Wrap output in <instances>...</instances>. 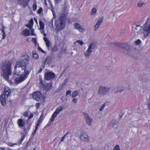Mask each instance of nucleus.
Returning a JSON list of instances; mask_svg holds the SVG:
<instances>
[{
    "mask_svg": "<svg viewBox=\"0 0 150 150\" xmlns=\"http://www.w3.org/2000/svg\"><path fill=\"white\" fill-rule=\"evenodd\" d=\"M76 42L79 43L81 45H82L84 44L83 42L82 41H80V40H77Z\"/></svg>",
    "mask_w": 150,
    "mask_h": 150,
    "instance_id": "79ce46f5",
    "label": "nucleus"
},
{
    "mask_svg": "<svg viewBox=\"0 0 150 150\" xmlns=\"http://www.w3.org/2000/svg\"><path fill=\"white\" fill-rule=\"evenodd\" d=\"M30 145V142L29 140L27 142L26 145V147H28Z\"/></svg>",
    "mask_w": 150,
    "mask_h": 150,
    "instance_id": "864d4df0",
    "label": "nucleus"
},
{
    "mask_svg": "<svg viewBox=\"0 0 150 150\" xmlns=\"http://www.w3.org/2000/svg\"><path fill=\"white\" fill-rule=\"evenodd\" d=\"M23 115L24 117H28V111L25 112L23 113Z\"/></svg>",
    "mask_w": 150,
    "mask_h": 150,
    "instance_id": "a18cd8bd",
    "label": "nucleus"
},
{
    "mask_svg": "<svg viewBox=\"0 0 150 150\" xmlns=\"http://www.w3.org/2000/svg\"><path fill=\"white\" fill-rule=\"evenodd\" d=\"M71 93V91L70 90H69L66 93V95L67 96L68 95H69Z\"/></svg>",
    "mask_w": 150,
    "mask_h": 150,
    "instance_id": "5fc2aeb1",
    "label": "nucleus"
},
{
    "mask_svg": "<svg viewBox=\"0 0 150 150\" xmlns=\"http://www.w3.org/2000/svg\"><path fill=\"white\" fill-rule=\"evenodd\" d=\"M30 0H18V4L23 6L25 8L26 6H28V3Z\"/></svg>",
    "mask_w": 150,
    "mask_h": 150,
    "instance_id": "2eb2a0df",
    "label": "nucleus"
},
{
    "mask_svg": "<svg viewBox=\"0 0 150 150\" xmlns=\"http://www.w3.org/2000/svg\"><path fill=\"white\" fill-rule=\"evenodd\" d=\"M2 93H4L7 97H8L10 96L11 93V90L9 87H6L4 88V91Z\"/></svg>",
    "mask_w": 150,
    "mask_h": 150,
    "instance_id": "a211bd4d",
    "label": "nucleus"
},
{
    "mask_svg": "<svg viewBox=\"0 0 150 150\" xmlns=\"http://www.w3.org/2000/svg\"><path fill=\"white\" fill-rule=\"evenodd\" d=\"M43 39L45 42L47 47H49L50 46V42L49 40L46 37H45L43 38Z\"/></svg>",
    "mask_w": 150,
    "mask_h": 150,
    "instance_id": "393cba45",
    "label": "nucleus"
},
{
    "mask_svg": "<svg viewBox=\"0 0 150 150\" xmlns=\"http://www.w3.org/2000/svg\"><path fill=\"white\" fill-rule=\"evenodd\" d=\"M72 101L74 103H76L77 102V100L76 98H74L73 99Z\"/></svg>",
    "mask_w": 150,
    "mask_h": 150,
    "instance_id": "bf43d9fd",
    "label": "nucleus"
},
{
    "mask_svg": "<svg viewBox=\"0 0 150 150\" xmlns=\"http://www.w3.org/2000/svg\"><path fill=\"white\" fill-rule=\"evenodd\" d=\"M33 114L32 113L29 116V117H28V120H29L30 119L32 118L33 117Z\"/></svg>",
    "mask_w": 150,
    "mask_h": 150,
    "instance_id": "6e6d98bb",
    "label": "nucleus"
},
{
    "mask_svg": "<svg viewBox=\"0 0 150 150\" xmlns=\"http://www.w3.org/2000/svg\"><path fill=\"white\" fill-rule=\"evenodd\" d=\"M108 103L106 102L104 104H103L101 107L100 108V111H102L103 109L104 108L105 106L106 105H108Z\"/></svg>",
    "mask_w": 150,
    "mask_h": 150,
    "instance_id": "2f4dec72",
    "label": "nucleus"
},
{
    "mask_svg": "<svg viewBox=\"0 0 150 150\" xmlns=\"http://www.w3.org/2000/svg\"><path fill=\"white\" fill-rule=\"evenodd\" d=\"M103 19V18L102 17L100 18L97 22L96 23L94 26V30L95 31H96L98 30V28L102 23Z\"/></svg>",
    "mask_w": 150,
    "mask_h": 150,
    "instance_id": "dca6fc26",
    "label": "nucleus"
},
{
    "mask_svg": "<svg viewBox=\"0 0 150 150\" xmlns=\"http://www.w3.org/2000/svg\"><path fill=\"white\" fill-rule=\"evenodd\" d=\"M62 0H54L55 2L56 3L58 4L59 2L61 1Z\"/></svg>",
    "mask_w": 150,
    "mask_h": 150,
    "instance_id": "680f3d73",
    "label": "nucleus"
},
{
    "mask_svg": "<svg viewBox=\"0 0 150 150\" xmlns=\"http://www.w3.org/2000/svg\"><path fill=\"white\" fill-rule=\"evenodd\" d=\"M29 21L30 22V24H31V25H33V19H32Z\"/></svg>",
    "mask_w": 150,
    "mask_h": 150,
    "instance_id": "e2e57ef3",
    "label": "nucleus"
},
{
    "mask_svg": "<svg viewBox=\"0 0 150 150\" xmlns=\"http://www.w3.org/2000/svg\"><path fill=\"white\" fill-rule=\"evenodd\" d=\"M66 23L65 17L62 16L59 17L55 23L57 31H58L63 29L65 27Z\"/></svg>",
    "mask_w": 150,
    "mask_h": 150,
    "instance_id": "20e7f679",
    "label": "nucleus"
},
{
    "mask_svg": "<svg viewBox=\"0 0 150 150\" xmlns=\"http://www.w3.org/2000/svg\"><path fill=\"white\" fill-rule=\"evenodd\" d=\"M0 150H5V149L4 147H0Z\"/></svg>",
    "mask_w": 150,
    "mask_h": 150,
    "instance_id": "774afa93",
    "label": "nucleus"
},
{
    "mask_svg": "<svg viewBox=\"0 0 150 150\" xmlns=\"http://www.w3.org/2000/svg\"><path fill=\"white\" fill-rule=\"evenodd\" d=\"M51 50L52 52H55L57 50V47L55 46L52 48Z\"/></svg>",
    "mask_w": 150,
    "mask_h": 150,
    "instance_id": "4c0bfd02",
    "label": "nucleus"
},
{
    "mask_svg": "<svg viewBox=\"0 0 150 150\" xmlns=\"http://www.w3.org/2000/svg\"><path fill=\"white\" fill-rule=\"evenodd\" d=\"M42 8L40 7V8L38 10V14H40L42 12Z\"/></svg>",
    "mask_w": 150,
    "mask_h": 150,
    "instance_id": "c03bdc74",
    "label": "nucleus"
},
{
    "mask_svg": "<svg viewBox=\"0 0 150 150\" xmlns=\"http://www.w3.org/2000/svg\"><path fill=\"white\" fill-rule=\"evenodd\" d=\"M42 68H40L39 71L38 72V73H40L42 71Z\"/></svg>",
    "mask_w": 150,
    "mask_h": 150,
    "instance_id": "0e129e2a",
    "label": "nucleus"
},
{
    "mask_svg": "<svg viewBox=\"0 0 150 150\" xmlns=\"http://www.w3.org/2000/svg\"><path fill=\"white\" fill-rule=\"evenodd\" d=\"M5 36H6L5 33H3V34L2 35V39H4L5 38Z\"/></svg>",
    "mask_w": 150,
    "mask_h": 150,
    "instance_id": "052dcab7",
    "label": "nucleus"
},
{
    "mask_svg": "<svg viewBox=\"0 0 150 150\" xmlns=\"http://www.w3.org/2000/svg\"><path fill=\"white\" fill-rule=\"evenodd\" d=\"M124 91V90L123 89H122L121 90H120L119 91H115V93H118V92H121L122 91Z\"/></svg>",
    "mask_w": 150,
    "mask_h": 150,
    "instance_id": "13d9d810",
    "label": "nucleus"
},
{
    "mask_svg": "<svg viewBox=\"0 0 150 150\" xmlns=\"http://www.w3.org/2000/svg\"><path fill=\"white\" fill-rule=\"evenodd\" d=\"M37 7V5H36V1H35L33 3V11H35Z\"/></svg>",
    "mask_w": 150,
    "mask_h": 150,
    "instance_id": "f704fd0d",
    "label": "nucleus"
},
{
    "mask_svg": "<svg viewBox=\"0 0 150 150\" xmlns=\"http://www.w3.org/2000/svg\"><path fill=\"white\" fill-rule=\"evenodd\" d=\"M11 63L10 61L6 60L0 64V69L2 72V75L6 80H9V76L11 75Z\"/></svg>",
    "mask_w": 150,
    "mask_h": 150,
    "instance_id": "f257e3e1",
    "label": "nucleus"
},
{
    "mask_svg": "<svg viewBox=\"0 0 150 150\" xmlns=\"http://www.w3.org/2000/svg\"><path fill=\"white\" fill-rule=\"evenodd\" d=\"M148 102L149 103L147 105V106L148 107V109L150 110V100H148Z\"/></svg>",
    "mask_w": 150,
    "mask_h": 150,
    "instance_id": "09e8293b",
    "label": "nucleus"
},
{
    "mask_svg": "<svg viewBox=\"0 0 150 150\" xmlns=\"http://www.w3.org/2000/svg\"><path fill=\"white\" fill-rule=\"evenodd\" d=\"M144 5V3L142 1H140L137 4V6L139 7H141Z\"/></svg>",
    "mask_w": 150,
    "mask_h": 150,
    "instance_id": "e433bc0d",
    "label": "nucleus"
},
{
    "mask_svg": "<svg viewBox=\"0 0 150 150\" xmlns=\"http://www.w3.org/2000/svg\"><path fill=\"white\" fill-rule=\"evenodd\" d=\"M74 27L75 29L78 30L80 32H81L83 30L80 25L78 23H76L74 24Z\"/></svg>",
    "mask_w": 150,
    "mask_h": 150,
    "instance_id": "412c9836",
    "label": "nucleus"
},
{
    "mask_svg": "<svg viewBox=\"0 0 150 150\" xmlns=\"http://www.w3.org/2000/svg\"><path fill=\"white\" fill-rule=\"evenodd\" d=\"M26 26H27V27L29 28L30 29H32V25L31 24L26 25Z\"/></svg>",
    "mask_w": 150,
    "mask_h": 150,
    "instance_id": "3c124183",
    "label": "nucleus"
},
{
    "mask_svg": "<svg viewBox=\"0 0 150 150\" xmlns=\"http://www.w3.org/2000/svg\"><path fill=\"white\" fill-rule=\"evenodd\" d=\"M80 138L82 141L86 142L89 141V138L87 134L83 133L81 134L80 137Z\"/></svg>",
    "mask_w": 150,
    "mask_h": 150,
    "instance_id": "6ab92c4d",
    "label": "nucleus"
},
{
    "mask_svg": "<svg viewBox=\"0 0 150 150\" xmlns=\"http://www.w3.org/2000/svg\"><path fill=\"white\" fill-rule=\"evenodd\" d=\"M111 123L112 124V127L115 128H116L117 127V123H116V121L115 120H112L111 122Z\"/></svg>",
    "mask_w": 150,
    "mask_h": 150,
    "instance_id": "c756f323",
    "label": "nucleus"
},
{
    "mask_svg": "<svg viewBox=\"0 0 150 150\" xmlns=\"http://www.w3.org/2000/svg\"><path fill=\"white\" fill-rule=\"evenodd\" d=\"M120 149L119 146L117 145H116L114 147L113 150H120Z\"/></svg>",
    "mask_w": 150,
    "mask_h": 150,
    "instance_id": "ea45409f",
    "label": "nucleus"
},
{
    "mask_svg": "<svg viewBox=\"0 0 150 150\" xmlns=\"http://www.w3.org/2000/svg\"><path fill=\"white\" fill-rule=\"evenodd\" d=\"M69 133V132H67L64 135V136L62 138V139H61V140L60 141L61 142H63L64 141V140L65 139V137H66V136H67V135Z\"/></svg>",
    "mask_w": 150,
    "mask_h": 150,
    "instance_id": "a19ab883",
    "label": "nucleus"
},
{
    "mask_svg": "<svg viewBox=\"0 0 150 150\" xmlns=\"http://www.w3.org/2000/svg\"><path fill=\"white\" fill-rule=\"evenodd\" d=\"M51 11H52V12L54 17V16L55 15V11H54V10L53 8H52Z\"/></svg>",
    "mask_w": 150,
    "mask_h": 150,
    "instance_id": "4d7b16f0",
    "label": "nucleus"
},
{
    "mask_svg": "<svg viewBox=\"0 0 150 150\" xmlns=\"http://www.w3.org/2000/svg\"><path fill=\"white\" fill-rule=\"evenodd\" d=\"M41 33L42 34H43L44 33H45V30H44V29H41Z\"/></svg>",
    "mask_w": 150,
    "mask_h": 150,
    "instance_id": "338daca9",
    "label": "nucleus"
},
{
    "mask_svg": "<svg viewBox=\"0 0 150 150\" xmlns=\"http://www.w3.org/2000/svg\"><path fill=\"white\" fill-rule=\"evenodd\" d=\"M97 11L96 9L95 8H93L92 9V11L91 13V15H95Z\"/></svg>",
    "mask_w": 150,
    "mask_h": 150,
    "instance_id": "473e14b6",
    "label": "nucleus"
},
{
    "mask_svg": "<svg viewBox=\"0 0 150 150\" xmlns=\"http://www.w3.org/2000/svg\"><path fill=\"white\" fill-rule=\"evenodd\" d=\"M23 130H24V131L25 132L24 133L22 132L21 133V135H22L21 138L19 140V141H18V143L19 144H21V143L22 141L23 140L24 138L25 137L26 135L28 133V132H27V131H26V128H24Z\"/></svg>",
    "mask_w": 150,
    "mask_h": 150,
    "instance_id": "aec40b11",
    "label": "nucleus"
},
{
    "mask_svg": "<svg viewBox=\"0 0 150 150\" xmlns=\"http://www.w3.org/2000/svg\"><path fill=\"white\" fill-rule=\"evenodd\" d=\"M119 47L121 49H124L126 50H128L130 48V47L127 43H122L119 44Z\"/></svg>",
    "mask_w": 150,
    "mask_h": 150,
    "instance_id": "f3484780",
    "label": "nucleus"
},
{
    "mask_svg": "<svg viewBox=\"0 0 150 150\" xmlns=\"http://www.w3.org/2000/svg\"><path fill=\"white\" fill-rule=\"evenodd\" d=\"M31 34L32 35L35 36L36 34L34 33V30L33 29H32L31 31Z\"/></svg>",
    "mask_w": 150,
    "mask_h": 150,
    "instance_id": "603ef678",
    "label": "nucleus"
},
{
    "mask_svg": "<svg viewBox=\"0 0 150 150\" xmlns=\"http://www.w3.org/2000/svg\"><path fill=\"white\" fill-rule=\"evenodd\" d=\"M39 83H40V84L42 86H43L44 84H45L46 83L45 82L44 83L42 78L40 77L39 78Z\"/></svg>",
    "mask_w": 150,
    "mask_h": 150,
    "instance_id": "72a5a7b5",
    "label": "nucleus"
},
{
    "mask_svg": "<svg viewBox=\"0 0 150 150\" xmlns=\"http://www.w3.org/2000/svg\"><path fill=\"white\" fill-rule=\"evenodd\" d=\"M141 42V41L139 39H138L135 42V43L137 45H139Z\"/></svg>",
    "mask_w": 150,
    "mask_h": 150,
    "instance_id": "49530a36",
    "label": "nucleus"
},
{
    "mask_svg": "<svg viewBox=\"0 0 150 150\" xmlns=\"http://www.w3.org/2000/svg\"><path fill=\"white\" fill-rule=\"evenodd\" d=\"M51 59V57H47L45 60L44 62V64H49L50 62Z\"/></svg>",
    "mask_w": 150,
    "mask_h": 150,
    "instance_id": "a878e982",
    "label": "nucleus"
},
{
    "mask_svg": "<svg viewBox=\"0 0 150 150\" xmlns=\"http://www.w3.org/2000/svg\"><path fill=\"white\" fill-rule=\"evenodd\" d=\"M39 25L41 29H43L44 28V23L41 21L39 22Z\"/></svg>",
    "mask_w": 150,
    "mask_h": 150,
    "instance_id": "c85d7f7f",
    "label": "nucleus"
},
{
    "mask_svg": "<svg viewBox=\"0 0 150 150\" xmlns=\"http://www.w3.org/2000/svg\"><path fill=\"white\" fill-rule=\"evenodd\" d=\"M24 57L25 58L22 61L17 62L15 67V71L21 70V71L23 72L26 73L27 71L30 73V71L26 69L27 65L28 64V62L29 61V57L28 56H25Z\"/></svg>",
    "mask_w": 150,
    "mask_h": 150,
    "instance_id": "f03ea898",
    "label": "nucleus"
},
{
    "mask_svg": "<svg viewBox=\"0 0 150 150\" xmlns=\"http://www.w3.org/2000/svg\"><path fill=\"white\" fill-rule=\"evenodd\" d=\"M2 29H1L0 30L3 33H5V27L3 24H2L1 25Z\"/></svg>",
    "mask_w": 150,
    "mask_h": 150,
    "instance_id": "58836bf2",
    "label": "nucleus"
},
{
    "mask_svg": "<svg viewBox=\"0 0 150 150\" xmlns=\"http://www.w3.org/2000/svg\"><path fill=\"white\" fill-rule=\"evenodd\" d=\"M17 122L19 127H23L25 125V122L22 119H19Z\"/></svg>",
    "mask_w": 150,
    "mask_h": 150,
    "instance_id": "4be33fe9",
    "label": "nucleus"
},
{
    "mask_svg": "<svg viewBox=\"0 0 150 150\" xmlns=\"http://www.w3.org/2000/svg\"><path fill=\"white\" fill-rule=\"evenodd\" d=\"M52 86L51 82L46 83L43 86V89L46 91H48L51 89Z\"/></svg>",
    "mask_w": 150,
    "mask_h": 150,
    "instance_id": "ddd939ff",
    "label": "nucleus"
},
{
    "mask_svg": "<svg viewBox=\"0 0 150 150\" xmlns=\"http://www.w3.org/2000/svg\"><path fill=\"white\" fill-rule=\"evenodd\" d=\"M78 93V92L77 91H74V92L72 94L71 96L72 97H75L77 95Z\"/></svg>",
    "mask_w": 150,
    "mask_h": 150,
    "instance_id": "c9c22d12",
    "label": "nucleus"
},
{
    "mask_svg": "<svg viewBox=\"0 0 150 150\" xmlns=\"http://www.w3.org/2000/svg\"><path fill=\"white\" fill-rule=\"evenodd\" d=\"M22 34L25 36H28L30 35V32L28 30H24L22 31Z\"/></svg>",
    "mask_w": 150,
    "mask_h": 150,
    "instance_id": "b1692460",
    "label": "nucleus"
},
{
    "mask_svg": "<svg viewBox=\"0 0 150 150\" xmlns=\"http://www.w3.org/2000/svg\"><path fill=\"white\" fill-rule=\"evenodd\" d=\"M147 20L143 27L144 36L146 38L147 37L150 33V24Z\"/></svg>",
    "mask_w": 150,
    "mask_h": 150,
    "instance_id": "39448f33",
    "label": "nucleus"
},
{
    "mask_svg": "<svg viewBox=\"0 0 150 150\" xmlns=\"http://www.w3.org/2000/svg\"><path fill=\"white\" fill-rule=\"evenodd\" d=\"M132 32L135 36H138L143 34V27L139 25H136V27L134 28H132Z\"/></svg>",
    "mask_w": 150,
    "mask_h": 150,
    "instance_id": "6e6552de",
    "label": "nucleus"
},
{
    "mask_svg": "<svg viewBox=\"0 0 150 150\" xmlns=\"http://www.w3.org/2000/svg\"><path fill=\"white\" fill-rule=\"evenodd\" d=\"M110 88L105 86H100L99 87L98 94L100 95H106L109 91Z\"/></svg>",
    "mask_w": 150,
    "mask_h": 150,
    "instance_id": "423d86ee",
    "label": "nucleus"
},
{
    "mask_svg": "<svg viewBox=\"0 0 150 150\" xmlns=\"http://www.w3.org/2000/svg\"><path fill=\"white\" fill-rule=\"evenodd\" d=\"M130 127H138L137 122H136L132 121L130 122L129 125Z\"/></svg>",
    "mask_w": 150,
    "mask_h": 150,
    "instance_id": "5701e85b",
    "label": "nucleus"
},
{
    "mask_svg": "<svg viewBox=\"0 0 150 150\" xmlns=\"http://www.w3.org/2000/svg\"><path fill=\"white\" fill-rule=\"evenodd\" d=\"M55 74L53 72L47 71L45 74L44 78L46 80H51L55 78Z\"/></svg>",
    "mask_w": 150,
    "mask_h": 150,
    "instance_id": "1a4fd4ad",
    "label": "nucleus"
},
{
    "mask_svg": "<svg viewBox=\"0 0 150 150\" xmlns=\"http://www.w3.org/2000/svg\"><path fill=\"white\" fill-rule=\"evenodd\" d=\"M96 44L94 42H91L88 46L87 50L84 53V54L86 57H89L91 54L93 50L95 48Z\"/></svg>",
    "mask_w": 150,
    "mask_h": 150,
    "instance_id": "0eeeda50",
    "label": "nucleus"
},
{
    "mask_svg": "<svg viewBox=\"0 0 150 150\" xmlns=\"http://www.w3.org/2000/svg\"><path fill=\"white\" fill-rule=\"evenodd\" d=\"M40 124V123L37 122V123L36 124V126H35V130L36 131L38 129V126H39Z\"/></svg>",
    "mask_w": 150,
    "mask_h": 150,
    "instance_id": "de8ad7c7",
    "label": "nucleus"
},
{
    "mask_svg": "<svg viewBox=\"0 0 150 150\" xmlns=\"http://www.w3.org/2000/svg\"><path fill=\"white\" fill-rule=\"evenodd\" d=\"M43 113H42L40 116L37 122L39 123L40 124L41 122L43 120Z\"/></svg>",
    "mask_w": 150,
    "mask_h": 150,
    "instance_id": "7c9ffc66",
    "label": "nucleus"
},
{
    "mask_svg": "<svg viewBox=\"0 0 150 150\" xmlns=\"http://www.w3.org/2000/svg\"><path fill=\"white\" fill-rule=\"evenodd\" d=\"M67 81L68 80L67 79H65L62 82V84L60 85V87H61V88H63L67 83Z\"/></svg>",
    "mask_w": 150,
    "mask_h": 150,
    "instance_id": "cd10ccee",
    "label": "nucleus"
},
{
    "mask_svg": "<svg viewBox=\"0 0 150 150\" xmlns=\"http://www.w3.org/2000/svg\"><path fill=\"white\" fill-rule=\"evenodd\" d=\"M38 49L39 51H40L42 53H44L45 52L40 47H38Z\"/></svg>",
    "mask_w": 150,
    "mask_h": 150,
    "instance_id": "8fccbe9b",
    "label": "nucleus"
},
{
    "mask_svg": "<svg viewBox=\"0 0 150 150\" xmlns=\"http://www.w3.org/2000/svg\"><path fill=\"white\" fill-rule=\"evenodd\" d=\"M33 57L35 59H37L38 58V55L36 53V52L33 51L32 52Z\"/></svg>",
    "mask_w": 150,
    "mask_h": 150,
    "instance_id": "bb28decb",
    "label": "nucleus"
},
{
    "mask_svg": "<svg viewBox=\"0 0 150 150\" xmlns=\"http://www.w3.org/2000/svg\"><path fill=\"white\" fill-rule=\"evenodd\" d=\"M13 74L17 75V77H15L14 76L13 77V79H14L17 84H18L24 80L27 77L29 73L27 71L26 73H24L21 71H15V70H14Z\"/></svg>",
    "mask_w": 150,
    "mask_h": 150,
    "instance_id": "7ed1b4c3",
    "label": "nucleus"
},
{
    "mask_svg": "<svg viewBox=\"0 0 150 150\" xmlns=\"http://www.w3.org/2000/svg\"><path fill=\"white\" fill-rule=\"evenodd\" d=\"M63 108L62 107L60 106L58 108L55 110V112L53 113L51 119V122H53L55 118L56 117L57 115L61 112Z\"/></svg>",
    "mask_w": 150,
    "mask_h": 150,
    "instance_id": "f8f14e48",
    "label": "nucleus"
},
{
    "mask_svg": "<svg viewBox=\"0 0 150 150\" xmlns=\"http://www.w3.org/2000/svg\"><path fill=\"white\" fill-rule=\"evenodd\" d=\"M16 144H12V143H11V144H9V146H13V145H16Z\"/></svg>",
    "mask_w": 150,
    "mask_h": 150,
    "instance_id": "69168bd1",
    "label": "nucleus"
},
{
    "mask_svg": "<svg viewBox=\"0 0 150 150\" xmlns=\"http://www.w3.org/2000/svg\"><path fill=\"white\" fill-rule=\"evenodd\" d=\"M87 124L88 125H91L93 122V119L86 112L83 113Z\"/></svg>",
    "mask_w": 150,
    "mask_h": 150,
    "instance_id": "9b49d317",
    "label": "nucleus"
},
{
    "mask_svg": "<svg viewBox=\"0 0 150 150\" xmlns=\"http://www.w3.org/2000/svg\"><path fill=\"white\" fill-rule=\"evenodd\" d=\"M32 41L34 43H35V45H36V44L37 43V40L36 39L34 38H32Z\"/></svg>",
    "mask_w": 150,
    "mask_h": 150,
    "instance_id": "37998d69",
    "label": "nucleus"
},
{
    "mask_svg": "<svg viewBox=\"0 0 150 150\" xmlns=\"http://www.w3.org/2000/svg\"><path fill=\"white\" fill-rule=\"evenodd\" d=\"M41 93L38 91L34 92L32 94L33 98L38 101L41 100Z\"/></svg>",
    "mask_w": 150,
    "mask_h": 150,
    "instance_id": "9d476101",
    "label": "nucleus"
},
{
    "mask_svg": "<svg viewBox=\"0 0 150 150\" xmlns=\"http://www.w3.org/2000/svg\"><path fill=\"white\" fill-rule=\"evenodd\" d=\"M6 95L4 93H2L1 94L0 96V100L1 104L3 106H4L6 104Z\"/></svg>",
    "mask_w": 150,
    "mask_h": 150,
    "instance_id": "4468645a",
    "label": "nucleus"
}]
</instances>
